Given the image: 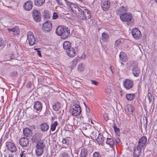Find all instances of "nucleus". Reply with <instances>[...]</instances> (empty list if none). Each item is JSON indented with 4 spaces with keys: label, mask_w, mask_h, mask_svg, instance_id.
I'll list each match as a JSON object with an SVG mask.
<instances>
[{
    "label": "nucleus",
    "mask_w": 157,
    "mask_h": 157,
    "mask_svg": "<svg viewBox=\"0 0 157 157\" xmlns=\"http://www.w3.org/2000/svg\"><path fill=\"white\" fill-rule=\"evenodd\" d=\"M147 141L146 136H143L139 140L137 146L134 147L133 157H141V155L142 147H144Z\"/></svg>",
    "instance_id": "f257e3e1"
},
{
    "label": "nucleus",
    "mask_w": 157,
    "mask_h": 157,
    "mask_svg": "<svg viewBox=\"0 0 157 157\" xmlns=\"http://www.w3.org/2000/svg\"><path fill=\"white\" fill-rule=\"evenodd\" d=\"M56 33L58 36H61V39H65L69 36L70 30L68 27L59 26L56 28Z\"/></svg>",
    "instance_id": "f03ea898"
},
{
    "label": "nucleus",
    "mask_w": 157,
    "mask_h": 157,
    "mask_svg": "<svg viewBox=\"0 0 157 157\" xmlns=\"http://www.w3.org/2000/svg\"><path fill=\"white\" fill-rule=\"evenodd\" d=\"M120 18L121 21L126 22L128 26L132 25L134 23L133 16L131 13H127L120 15Z\"/></svg>",
    "instance_id": "7ed1b4c3"
},
{
    "label": "nucleus",
    "mask_w": 157,
    "mask_h": 157,
    "mask_svg": "<svg viewBox=\"0 0 157 157\" xmlns=\"http://www.w3.org/2000/svg\"><path fill=\"white\" fill-rule=\"evenodd\" d=\"M45 147V144L44 141H39L36 144L35 152L37 156H39L43 154Z\"/></svg>",
    "instance_id": "20e7f679"
},
{
    "label": "nucleus",
    "mask_w": 157,
    "mask_h": 157,
    "mask_svg": "<svg viewBox=\"0 0 157 157\" xmlns=\"http://www.w3.org/2000/svg\"><path fill=\"white\" fill-rule=\"evenodd\" d=\"M43 134L40 132H38L35 133L32 136L31 140L33 143H37L39 141H43L41 140V137L43 136Z\"/></svg>",
    "instance_id": "39448f33"
},
{
    "label": "nucleus",
    "mask_w": 157,
    "mask_h": 157,
    "mask_svg": "<svg viewBox=\"0 0 157 157\" xmlns=\"http://www.w3.org/2000/svg\"><path fill=\"white\" fill-rule=\"evenodd\" d=\"M71 111L72 112V115L75 116H78L81 112V109L79 105L76 104L72 106Z\"/></svg>",
    "instance_id": "423d86ee"
},
{
    "label": "nucleus",
    "mask_w": 157,
    "mask_h": 157,
    "mask_svg": "<svg viewBox=\"0 0 157 157\" xmlns=\"http://www.w3.org/2000/svg\"><path fill=\"white\" fill-rule=\"evenodd\" d=\"M52 29V25L50 21H45L43 24L42 29L44 32L48 33L50 32Z\"/></svg>",
    "instance_id": "0eeeda50"
},
{
    "label": "nucleus",
    "mask_w": 157,
    "mask_h": 157,
    "mask_svg": "<svg viewBox=\"0 0 157 157\" xmlns=\"http://www.w3.org/2000/svg\"><path fill=\"white\" fill-rule=\"evenodd\" d=\"M32 15L33 19L36 22H38L40 21L41 15L39 11L36 9L34 10L33 11Z\"/></svg>",
    "instance_id": "6e6552de"
},
{
    "label": "nucleus",
    "mask_w": 157,
    "mask_h": 157,
    "mask_svg": "<svg viewBox=\"0 0 157 157\" xmlns=\"http://www.w3.org/2000/svg\"><path fill=\"white\" fill-rule=\"evenodd\" d=\"M132 34L133 38L136 40L140 39L142 36L141 32L138 28H135L132 29Z\"/></svg>",
    "instance_id": "1a4fd4ad"
},
{
    "label": "nucleus",
    "mask_w": 157,
    "mask_h": 157,
    "mask_svg": "<svg viewBox=\"0 0 157 157\" xmlns=\"http://www.w3.org/2000/svg\"><path fill=\"white\" fill-rule=\"evenodd\" d=\"M27 40L30 46H33L35 43V38L33 33L31 32H29L28 33Z\"/></svg>",
    "instance_id": "9d476101"
},
{
    "label": "nucleus",
    "mask_w": 157,
    "mask_h": 157,
    "mask_svg": "<svg viewBox=\"0 0 157 157\" xmlns=\"http://www.w3.org/2000/svg\"><path fill=\"white\" fill-rule=\"evenodd\" d=\"M6 146L7 149L11 152H15L17 150V148L15 144L10 142H7L6 143Z\"/></svg>",
    "instance_id": "9b49d317"
},
{
    "label": "nucleus",
    "mask_w": 157,
    "mask_h": 157,
    "mask_svg": "<svg viewBox=\"0 0 157 157\" xmlns=\"http://www.w3.org/2000/svg\"><path fill=\"white\" fill-rule=\"evenodd\" d=\"M84 11L82 14L81 16L80 19L83 20H85L90 18L91 17V14L90 11L87 9H84Z\"/></svg>",
    "instance_id": "f8f14e48"
},
{
    "label": "nucleus",
    "mask_w": 157,
    "mask_h": 157,
    "mask_svg": "<svg viewBox=\"0 0 157 157\" xmlns=\"http://www.w3.org/2000/svg\"><path fill=\"white\" fill-rule=\"evenodd\" d=\"M124 87L127 89H129L132 88L133 85V81L130 79H125L123 82Z\"/></svg>",
    "instance_id": "ddd939ff"
},
{
    "label": "nucleus",
    "mask_w": 157,
    "mask_h": 157,
    "mask_svg": "<svg viewBox=\"0 0 157 157\" xmlns=\"http://www.w3.org/2000/svg\"><path fill=\"white\" fill-rule=\"evenodd\" d=\"M101 6L102 10L106 11L110 7V2L108 0H101Z\"/></svg>",
    "instance_id": "4468645a"
},
{
    "label": "nucleus",
    "mask_w": 157,
    "mask_h": 157,
    "mask_svg": "<svg viewBox=\"0 0 157 157\" xmlns=\"http://www.w3.org/2000/svg\"><path fill=\"white\" fill-rule=\"evenodd\" d=\"M19 142L22 147H25L28 145L29 140L28 138L23 137L19 139Z\"/></svg>",
    "instance_id": "2eb2a0df"
},
{
    "label": "nucleus",
    "mask_w": 157,
    "mask_h": 157,
    "mask_svg": "<svg viewBox=\"0 0 157 157\" xmlns=\"http://www.w3.org/2000/svg\"><path fill=\"white\" fill-rule=\"evenodd\" d=\"M140 72V69L138 67L137 64H135L133 65L132 69V73L135 77H138Z\"/></svg>",
    "instance_id": "dca6fc26"
},
{
    "label": "nucleus",
    "mask_w": 157,
    "mask_h": 157,
    "mask_svg": "<svg viewBox=\"0 0 157 157\" xmlns=\"http://www.w3.org/2000/svg\"><path fill=\"white\" fill-rule=\"evenodd\" d=\"M33 6V2L31 0L26 1L24 4L23 7L24 9L26 11L31 10Z\"/></svg>",
    "instance_id": "f3484780"
},
{
    "label": "nucleus",
    "mask_w": 157,
    "mask_h": 157,
    "mask_svg": "<svg viewBox=\"0 0 157 157\" xmlns=\"http://www.w3.org/2000/svg\"><path fill=\"white\" fill-rule=\"evenodd\" d=\"M33 109L36 111L40 112L42 109V105L41 103L39 101L35 102L33 105Z\"/></svg>",
    "instance_id": "a211bd4d"
},
{
    "label": "nucleus",
    "mask_w": 157,
    "mask_h": 157,
    "mask_svg": "<svg viewBox=\"0 0 157 157\" xmlns=\"http://www.w3.org/2000/svg\"><path fill=\"white\" fill-rule=\"evenodd\" d=\"M7 30L9 32H13V35L14 36H17L19 34V29L17 26H15L12 29L8 28Z\"/></svg>",
    "instance_id": "6ab92c4d"
},
{
    "label": "nucleus",
    "mask_w": 157,
    "mask_h": 157,
    "mask_svg": "<svg viewBox=\"0 0 157 157\" xmlns=\"http://www.w3.org/2000/svg\"><path fill=\"white\" fill-rule=\"evenodd\" d=\"M134 108L131 104H128L126 107L125 111L127 114L130 115L132 114L133 112Z\"/></svg>",
    "instance_id": "aec40b11"
},
{
    "label": "nucleus",
    "mask_w": 157,
    "mask_h": 157,
    "mask_svg": "<svg viewBox=\"0 0 157 157\" xmlns=\"http://www.w3.org/2000/svg\"><path fill=\"white\" fill-rule=\"evenodd\" d=\"M23 133L24 135L26 137H30L32 135V130L29 128H25L23 129Z\"/></svg>",
    "instance_id": "412c9836"
},
{
    "label": "nucleus",
    "mask_w": 157,
    "mask_h": 157,
    "mask_svg": "<svg viewBox=\"0 0 157 157\" xmlns=\"http://www.w3.org/2000/svg\"><path fill=\"white\" fill-rule=\"evenodd\" d=\"M128 11V8L124 6H121L120 7L119 9L118 10L117 12V14L119 15H121L123 14H124L125 13Z\"/></svg>",
    "instance_id": "4be33fe9"
},
{
    "label": "nucleus",
    "mask_w": 157,
    "mask_h": 157,
    "mask_svg": "<svg viewBox=\"0 0 157 157\" xmlns=\"http://www.w3.org/2000/svg\"><path fill=\"white\" fill-rule=\"evenodd\" d=\"M88 153V151L86 147L82 148L80 153V157H87Z\"/></svg>",
    "instance_id": "5701e85b"
},
{
    "label": "nucleus",
    "mask_w": 157,
    "mask_h": 157,
    "mask_svg": "<svg viewBox=\"0 0 157 157\" xmlns=\"http://www.w3.org/2000/svg\"><path fill=\"white\" fill-rule=\"evenodd\" d=\"M75 50L73 48H71L70 49L67 51V53L68 56L71 57H73L75 56Z\"/></svg>",
    "instance_id": "b1692460"
},
{
    "label": "nucleus",
    "mask_w": 157,
    "mask_h": 157,
    "mask_svg": "<svg viewBox=\"0 0 157 157\" xmlns=\"http://www.w3.org/2000/svg\"><path fill=\"white\" fill-rule=\"evenodd\" d=\"M40 127L41 130L43 132L47 131L49 128V126L47 123H44L41 124Z\"/></svg>",
    "instance_id": "393cba45"
},
{
    "label": "nucleus",
    "mask_w": 157,
    "mask_h": 157,
    "mask_svg": "<svg viewBox=\"0 0 157 157\" xmlns=\"http://www.w3.org/2000/svg\"><path fill=\"white\" fill-rule=\"evenodd\" d=\"M104 138H105L102 135L98 134V136L96 139V141L99 145H102L103 144Z\"/></svg>",
    "instance_id": "a878e982"
},
{
    "label": "nucleus",
    "mask_w": 157,
    "mask_h": 157,
    "mask_svg": "<svg viewBox=\"0 0 157 157\" xmlns=\"http://www.w3.org/2000/svg\"><path fill=\"white\" fill-rule=\"evenodd\" d=\"M109 35L106 33L105 32H104L101 35V40L104 42H107L109 41Z\"/></svg>",
    "instance_id": "bb28decb"
},
{
    "label": "nucleus",
    "mask_w": 157,
    "mask_h": 157,
    "mask_svg": "<svg viewBox=\"0 0 157 157\" xmlns=\"http://www.w3.org/2000/svg\"><path fill=\"white\" fill-rule=\"evenodd\" d=\"M63 47L64 49L69 50L71 48V43L69 41H65L63 43Z\"/></svg>",
    "instance_id": "cd10ccee"
},
{
    "label": "nucleus",
    "mask_w": 157,
    "mask_h": 157,
    "mask_svg": "<svg viewBox=\"0 0 157 157\" xmlns=\"http://www.w3.org/2000/svg\"><path fill=\"white\" fill-rule=\"evenodd\" d=\"M106 143L111 147L113 148L114 146V142L113 139L107 138Z\"/></svg>",
    "instance_id": "c85d7f7f"
},
{
    "label": "nucleus",
    "mask_w": 157,
    "mask_h": 157,
    "mask_svg": "<svg viewBox=\"0 0 157 157\" xmlns=\"http://www.w3.org/2000/svg\"><path fill=\"white\" fill-rule=\"evenodd\" d=\"M78 61V59L76 58L74 59L71 63H70V67L72 69H73L75 67Z\"/></svg>",
    "instance_id": "c756f323"
},
{
    "label": "nucleus",
    "mask_w": 157,
    "mask_h": 157,
    "mask_svg": "<svg viewBox=\"0 0 157 157\" xmlns=\"http://www.w3.org/2000/svg\"><path fill=\"white\" fill-rule=\"evenodd\" d=\"M119 57L120 60L123 62L125 61L127 59L126 54L122 52H120Z\"/></svg>",
    "instance_id": "7c9ffc66"
},
{
    "label": "nucleus",
    "mask_w": 157,
    "mask_h": 157,
    "mask_svg": "<svg viewBox=\"0 0 157 157\" xmlns=\"http://www.w3.org/2000/svg\"><path fill=\"white\" fill-rule=\"evenodd\" d=\"M53 109L55 111H58L61 108L60 104L58 102L55 103L52 106Z\"/></svg>",
    "instance_id": "2f4dec72"
},
{
    "label": "nucleus",
    "mask_w": 157,
    "mask_h": 157,
    "mask_svg": "<svg viewBox=\"0 0 157 157\" xmlns=\"http://www.w3.org/2000/svg\"><path fill=\"white\" fill-rule=\"evenodd\" d=\"M45 2V0H35L34 4L38 6L42 5Z\"/></svg>",
    "instance_id": "473e14b6"
},
{
    "label": "nucleus",
    "mask_w": 157,
    "mask_h": 157,
    "mask_svg": "<svg viewBox=\"0 0 157 157\" xmlns=\"http://www.w3.org/2000/svg\"><path fill=\"white\" fill-rule=\"evenodd\" d=\"M126 96L127 100L131 101L132 100L135 98V94H127Z\"/></svg>",
    "instance_id": "72a5a7b5"
},
{
    "label": "nucleus",
    "mask_w": 157,
    "mask_h": 157,
    "mask_svg": "<svg viewBox=\"0 0 157 157\" xmlns=\"http://www.w3.org/2000/svg\"><path fill=\"white\" fill-rule=\"evenodd\" d=\"M68 2L69 3V4L70 5V7L71 8V10L73 12H74L75 10L74 8L77 10V9L78 7V6L75 4L72 3L71 2Z\"/></svg>",
    "instance_id": "f704fd0d"
},
{
    "label": "nucleus",
    "mask_w": 157,
    "mask_h": 157,
    "mask_svg": "<svg viewBox=\"0 0 157 157\" xmlns=\"http://www.w3.org/2000/svg\"><path fill=\"white\" fill-rule=\"evenodd\" d=\"M84 104L85 107L86 108V115L87 116L88 118H91V114L90 113V110L89 108L88 107L87 105H86V104L84 102Z\"/></svg>",
    "instance_id": "c9c22d12"
},
{
    "label": "nucleus",
    "mask_w": 157,
    "mask_h": 157,
    "mask_svg": "<svg viewBox=\"0 0 157 157\" xmlns=\"http://www.w3.org/2000/svg\"><path fill=\"white\" fill-rule=\"evenodd\" d=\"M84 9L82 10L78 7L77 10H75V11H77L78 12V16L81 18V16H82V14L84 12Z\"/></svg>",
    "instance_id": "e433bc0d"
},
{
    "label": "nucleus",
    "mask_w": 157,
    "mask_h": 157,
    "mask_svg": "<svg viewBox=\"0 0 157 157\" xmlns=\"http://www.w3.org/2000/svg\"><path fill=\"white\" fill-rule=\"evenodd\" d=\"M44 18L46 20L49 19L50 18V13L49 11L47 10H44Z\"/></svg>",
    "instance_id": "4c0bfd02"
},
{
    "label": "nucleus",
    "mask_w": 157,
    "mask_h": 157,
    "mask_svg": "<svg viewBox=\"0 0 157 157\" xmlns=\"http://www.w3.org/2000/svg\"><path fill=\"white\" fill-rule=\"evenodd\" d=\"M57 125L58 123L57 121H55L53 124H52L50 128L51 131H55L56 128V127L57 126Z\"/></svg>",
    "instance_id": "58836bf2"
},
{
    "label": "nucleus",
    "mask_w": 157,
    "mask_h": 157,
    "mask_svg": "<svg viewBox=\"0 0 157 157\" xmlns=\"http://www.w3.org/2000/svg\"><path fill=\"white\" fill-rule=\"evenodd\" d=\"M113 128L114 129L115 133L118 134L120 132V129L117 128V125L113 123Z\"/></svg>",
    "instance_id": "ea45409f"
},
{
    "label": "nucleus",
    "mask_w": 157,
    "mask_h": 157,
    "mask_svg": "<svg viewBox=\"0 0 157 157\" xmlns=\"http://www.w3.org/2000/svg\"><path fill=\"white\" fill-rule=\"evenodd\" d=\"M84 69V65L83 64L80 63L78 65V70L80 72L83 71Z\"/></svg>",
    "instance_id": "a19ab883"
},
{
    "label": "nucleus",
    "mask_w": 157,
    "mask_h": 157,
    "mask_svg": "<svg viewBox=\"0 0 157 157\" xmlns=\"http://www.w3.org/2000/svg\"><path fill=\"white\" fill-rule=\"evenodd\" d=\"M121 43V41L119 40H117L114 43V47L117 48Z\"/></svg>",
    "instance_id": "79ce46f5"
},
{
    "label": "nucleus",
    "mask_w": 157,
    "mask_h": 157,
    "mask_svg": "<svg viewBox=\"0 0 157 157\" xmlns=\"http://www.w3.org/2000/svg\"><path fill=\"white\" fill-rule=\"evenodd\" d=\"M17 75V71H13L11 72L10 74L11 77H16Z\"/></svg>",
    "instance_id": "37998d69"
},
{
    "label": "nucleus",
    "mask_w": 157,
    "mask_h": 157,
    "mask_svg": "<svg viewBox=\"0 0 157 157\" xmlns=\"http://www.w3.org/2000/svg\"><path fill=\"white\" fill-rule=\"evenodd\" d=\"M60 157H70V156L67 153L63 152L61 154Z\"/></svg>",
    "instance_id": "c03bdc74"
},
{
    "label": "nucleus",
    "mask_w": 157,
    "mask_h": 157,
    "mask_svg": "<svg viewBox=\"0 0 157 157\" xmlns=\"http://www.w3.org/2000/svg\"><path fill=\"white\" fill-rule=\"evenodd\" d=\"M93 156V157H101L100 154L97 152H95L94 153Z\"/></svg>",
    "instance_id": "a18cd8bd"
},
{
    "label": "nucleus",
    "mask_w": 157,
    "mask_h": 157,
    "mask_svg": "<svg viewBox=\"0 0 157 157\" xmlns=\"http://www.w3.org/2000/svg\"><path fill=\"white\" fill-rule=\"evenodd\" d=\"M147 98L149 100V102H151L152 101V95L150 93H148L147 94Z\"/></svg>",
    "instance_id": "49530a36"
},
{
    "label": "nucleus",
    "mask_w": 157,
    "mask_h": 157,
    "mask_svg": "<svg viewBox=\"0 0 157 157\" xmlns=\"http://www.w3.org/2000/svg\"><path fill=\"white\" fill-rule=\"evenodd\" d=\"M4 45V40L0 37V47L3 46Z\"/></svg>",
    "instance_id": "de8ad7c7"
},
{
    "label": "nucleus",
    "mask_w": 157,
    "mask_h": 157,
    "mask_svg": "<svg viewBox=\"0 0 157 157\" xmlns=\"http://www.w3.org/2000/svg\"><path fill=\"white\" fill-rule=\"evenodd\" d=\"M91 83L92 84L94 85L97 86H98L99 84V83L98 82L95 81V80H91Z\"/></svg>",
    "instance_id": "09e8293b"
},
{
    "label": "nucleus",
    "mask_w": 157,
    "mask_h": 157,
    "mask_svg": "<svg viewBox=\"0 0 157 157\" xmlns=\"http://www.w3.org/2000/svg\"><path fill=\"white\" fill-rule=\"evenodd\" d=\"M115 145L116 146H117L118 143L120 142V140L118 137H117L115 139Z\"/></svg>",
    "instance_id": "8fccbe9b"
},
{
    "label": "nucleus",
    "mask_w": 157,
    "mask_h": 157,
    "mask_svg": "<svg viewBox=\"0 0 157 157\" xmlns=\"http://www.w3.org/2000/svg\"><path fill=\"white\" fill-rule=\"evenodd\" d=\"M29 129L32 130V132L33 130H34L36 129V127L35 125H31L28 128Z\"/></svg>",
    "instance_id": "3c124183"
},
{
    "label": "nucleus",
    "mask_w": 157,
    "mask_h": 157,
    "mask_svg": "<svg viewBox=\"0 0 157 157\" xmlns=\"http://www.w3.org/2000/svg\"><path fill=\"white\" fill-rule=\"evenodd\" d=\"M58 17V15L55 12H54L52 18L54 19H56Z\"/></svg>",
    "instance_id": "603ef678"
},
{
    "label": "nucleus",
    "mask_w": 157,
    "mask_h": 157,
    "mask_svg": "<svg viewBox=\"0 0 157 157\" xmlns=\"http://www.w3.org/2000/svg\"><path fill=\"white\" fill-rule=\"evenodd\" d=\"M147 118H146V122L144 124V126L145 127V130H146L147 128Z\"/></svg>",
    "instance_id": "864d4df0"
},
{
    "label": "nucleus",
    "mask_w": 157,
    "mask_h": 157,
    "mask_svg": "<svg viewBox=\"0 0 157 157\" xmlns=\"http://www.w3.org/2000/svg\"><path fill=\"white\" fill-rule=\"evenodd\" d=\"M58 4L62 5L63 4L61 0H56Z\"/></svg>",
    "instance_id": "5fc2aeb1"
},
{
    "label": "nucleus",
    "mask_w": 157,
    "mask_h": 157,
    "mask_svg": "<svg viewBox=\"0 0 157 157\" xmlns=\"http://www.w3.org/2000/svg\"><path fill=\"white\" fill-rule=\"evenodd\" d=\"M32 83L30 82L28 83L27 85V86L28 88H30L32 86Z\"/></svg>",
    "instance_id": "6e6d98bb"
},
{
    "label": "nucleus",
    "mask_w": 157,
    "mask_h": 157,
    "mask_svg": "<svg viewBox=\"0 0 157 157\" xmlns=\"http://www.w3.org/2000/svg\"><path fill=\"white\" fill-rule=\"evenodd\" d=\"M37 54L39 57H41V52L40 50H37Z\"/></svg>",
    "instance_id": "4d7b16f0"
},
{
    "label": "nucleus",
    "mask_w": 157,
    "mask_h": 157,
    "mask_svg": "<svg viewBox=\"0 0 157 157\" xmlns=\"http://www.w3.org/2000/svg\"><path fill=\"white\" fill-rule=\"evenodd\" d=\"M62 142L63 144H67L66 140L65 139H63Z\"/></svg>",
    "instance_id": "13d9d810"
},
{
    "label": "nucleus",
    "mask_w": 157,
    "mask_h": 157,
    "mask_svg": "<svg viewBox=\"0 0 157 157\" xmlns=\"http://www.w3.org/2000/svg\"><path fill=\"white\" fill-rule=\"evenodd\" d=\"M23 153H24V151H22L21 152V153L20 154V157H23V155H24Z\"/></svg>",
    "instance_id": "bf43d9fd"
},
{
    "label": "nucleus",
    "mask_w": 157,
    "mask_h": 157,
    "mask_svg": "<svg viewBox=\"0 0 157 157\" xmlns=\"http://www.w3.org/2000/svg\"><path fill=\"white\" fill-rule=\"evenodd\" d=\"M13 155L12 153L10 154L9 155V157H13Z\"/></svg>",
    "instance_id": "052dcab7"
},
{
    "label": "nucleus",
    "mask_w": 157,
    "mask_h": 157,
    "mask_svg": "<svg viewBox=\"0 0 157 157\" xmlns=\"http://www.w3.org/2000/svg\"><path fill=\"white\" fill-rule=\"evenodd\" d=\"M45 157H49V155L48 153H47L45 155Z\"/></svg>",
    "instance_id": "680f3d73"
},
{
    "label": "nucleus",
    "mask_w": 157,
    "mask_h": 157,
    "mask_svg": "<svg viewBox=\"0 0 157 157\" xmlns=\"http://www.w3.org/2000/svg\"><path fill=\"white\" fill-rule=\"evenodd\" d=\"M2 139L1 138V139L0 140V144H1V142L2 141Z\"/></svg>",
    "instance_id": "e2e57ef3"
},
{
    "label": "nucleus",
    "mask_w": 157,
    "mask_h": 157,
    "mask_svg": "<svg viewBox=\"0 0 157 157\" xmlns=\"http://www.w3.org/2000/svg\"><path fill=\"white\" fill-rule=\"evenodd\" d=\"M105 119L106 120V121H107L108 119V117H106Z\"/></svg>",
    "instance_id": "0e129e2a"
},
{
    "label": "nucleus",
    "mask_w": 157,
    "mask_h": 157,
    "mask_svg": "<svg viewBox=\"0 0 157 157\" xmlns=\"http://www.w3.org/2000/svg\"><path fill=\"white\" fill-rule=\"evenodd\" d=\"M34 50L37 51V50H38V49H37V48H35Z\"/></svg>",
    "instance_id": "69168bd1"
},
{
    "label": "nucleus",
    "mask_w": 157,
    "mask_h": 157,
    "mask_svg": "<svg viewBox=\"0 0 157 157\" xmlns=\"http://www.w3.org/2000/svg\"><path fill=\"white\" fill-rule=\"evenodd\" d=\"M155 1L156 2V3H157V0H155Z\"/></svg>",
    "instance_id": "338daca9"
},
{
    "label": "nucleus",
    "mask_w": 157,
    "mask_h": 157,
    "mask_svg": "<svg viewBox=\"0 0 157 157\" xmlns=\"http://www.w3.org/2000/svg\"><path fill=\"white\" fill-rule=\"evenodd\" d=\"M91 123H92V124L93 123L91 120Z\"/></svg>",
    "instance_id": "774afa93"
}]
</instances>
